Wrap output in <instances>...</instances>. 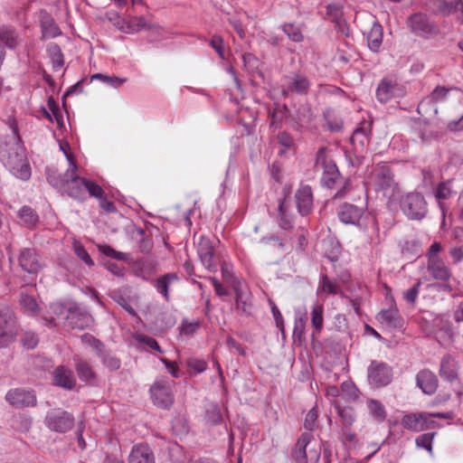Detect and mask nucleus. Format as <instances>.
Returning a JSON list of instances; mask_svg holds the SVG:
<instances>
[{
  "label": "nucleus",
  "mask_w": 463,
  "mask_h": 463,
  "mask_svg": "<svg viewBox=\"0 0 463 463\" xmlns=\"http://www.w3.org/2000/svg\"><path fill=\"white\" fill-rule=\"evenodd\" d=\"M12 134L0 143V161L9 172L23 181L30 179L32 172L18 128L11 126Z\"/></svg>",
  "instance_id": "1"
},
{
  "label": "nucleus",
  "mask_w": 463,
  "mask_h": 463,
  "mask_svg": "<svg viewBox=\"0 0 463 463\" xmlns=\"http://www.w3.org/2000/svg\"><path fill=\"white\" fill-rule=\"evenodd\" d=\"M366 184L377 194L392 198L399 193V184L395 181L394 173L391 166L381 162L373 166L367 176Z\"/></svg>",
  "instance_id": "2"
},
{
  "label": "nucleus",
  "mask_w": 463,
  "mask_h": 463,
  "mask_svg": "<svg viewBox=\"0 0 463 463\" xmlns=\"http://www.w3.org/2000/svg\"><path fill=\"white\" fill-rule=\"evenodd\" d=\"M101 192V186L96 182L79 176L77 171H71L61 194H65L72 199L83 201L86 199L87 194L90 196H99Z\"/></svg>",
  "instance_id": "3"
},
{
  "label": "nucleus",
  "mask_w": 463,
  "mask_h": 463,
  "mask_svg": "<svg viewBox=\"0 0 463 463\" xmlns=\"http://www.w3.org/2000/svg\"><path fill=\"white\" fill-rule=\"evenodd\" d=\"M315 165L323 169L320 179L321 185L328 189L337 188L338 183L344 176L339 172L336 164L328 157L326 147L322 146L317 150Z\"/></svg>",
  "instance_id": "4"
},
{
  "label": "nucleus",
  "mask_w": 463,
  "mask_h": 463,
  "mask_svg": "<svg viewBox=\"0 0 463 463\" xmlns=\"http://www.w3.org/2000/svg\"><path fill=\"white\" fill-rule=\"evenodd\" d=\"M311 87L312 81L305 72L292 71L282 77L281 95L285 98L307 96Z\"/></svg>",
  "instance_id": "5"
},
{
  "label": "nucleus",
  "mask_w": 463,
  "mask_h": 463,
  "mask_svg": "<svg viewBox=\"0 0 463 463\" xmlns=\"http://www.w3.org/2000/svg\"><path fill=\"white\" fill-rule=\"evenodd\" d=\"M19 331L14 310L4 306L0 307V348H6L15 342Z\"/></svg>",
  "instance_id": "6"
},
{
  "label": "nucleus",
  "mask_w": 463,
  "mask_h": 463,
  "mask_svg": "<svg viewBox=\"0 0 463 463\" xmlns=\"http://www.w3.org/2000/svg\"><path fill=\"white\" fill-rule=\"evenodd\" d=\"M400 207L410 220H422L428 213V203L422 194L408 193L402 196Z\"/></svg>",
  "instance_id": "7"
},
{
  "label": "nucleus",
  "mask_w": 463,
  "mask_h": 463,
  "mask_svg": "<svg viewBox=\"0 0 463 463\" xmlns=\"http://www.w3.org/2000/svg\"><path fill=\"white\" fill-rule=\"evenodd\" d=\"M452 414L450 412L442 413H411L403 416L402 419V425L403 428L419 432L426 429L436 427V422L433 418L451 419Z\"/></svg>",
  "instance_id": "8"
},
{
  "label": "nucleus",
  "mask_w": 463,
  "mask_h": 463,
  "mask_svg": "<svg viewBox=\"0 0 463 463\" xmlns=\"http://www.w3.org/2000/svg\"><path fill=\"white\" fill-rule=\"evenodd\" d=\"M407 26L412 33L425 39L434 37L439 32L436 23L428 14L421 12L409 15Z\"/></svg>",
  "instance_id": "9"
},
{
  "label": "nucleus",
  "mask_w": 463,
  "mask_h": 463,
  "mask_svg": "<svg viewBox=\"0 0 463 463\" xmlns=\"http://www.w3.org/2000/svg\"><path fill=\"white\" fill-rule=\"evenodd\" d=\"M393 378L392 367L387 363L372 360L367 368V381L371 387L378 389L389 385Z\"/></svg>",
  "instance_id": "10"
},
{
  "label": "nucleus",
  "mask_w": 463,
  "mask_h": 463,
  "mask_svg": "<svg viewBox=\"0 0 463 463\" xmlns=\"http://www.w3.org/2000/svg\"><path fill=\"white\" fill-rule=\"evenodd\" d=\"M74 424L73 415L61 408L49 411L44 418V425L50 430L58 433H65L71 430Z\"/></svg>",
  "instance_id": "11"
},
{
  "label": "nucleus",
  "mask_w": 463,
  "mask_h": 463,
  "mask_svg": "<svg viewBox=\"0 0 463 463\" xmlns=\"http://www.w3.org/2000/svg\"><path fill=\"white\" fill-rule=\"evenodd\" d=\"M406 88L393 77H384L376 89V99L381 103H387L392 99L403 97Z\"/></svg>",
  "instance_id": "12"
},
{
  "label": "nucleus",
  "mask_w": 463,
  "mask_h": 463,
  "mask_svg": "<svg viewBox=\"0 0 463 463\" xmlns=\"http://www.w3.org/2000/svg\"><path fill=\"white\" fill-rule=\"evenodd\" d=\"M172 383L167 378H160L151 385V399L156 405L166 409L173 404Z\"/></svg>",
  "instance_id": "13"
},
{
  "label": "nucleus",
  "mask_w": 463,
  "mask_h": 463,
  "mask_svg": "<svg viewBox=\"0 0 463 463\" xmlns=\"http://www.w3.org/2000/svg\"><path fill=\"white\" fill-rule=\"evenodd\" d=\"M234 291V310L241 317H250L253 315L254 305L252 294L246 287H242L240 282L233 284Z\"/></svg>",
  "instance_id": "14"
},
{
  "label": "nucleus",
  "mask_w": 463,
  "mask_h": 463,
  "mask_svg": "<svg viewBox=\"0 0 463 463\" xmlns=\"http://www.w3.org/2000/svg\"><path fill=\"white\" fill-rule=\"evenodd\" d=\"M66 158L69 161L70 166L64 174H61L53 167H46L45 175L47 182L55 189L61 193L65 183H67L71 171H78V165L71 154L66 153Z\"/></svg>",
  "instance_id": "15"
},
{
  "label": "nucleus",
  "mask_w": 463,
  "mask_h": 463,
  "mask_svg": "<svg viewBox=\"0 0 463 463\" xmlns=\"http://www.w3.org/2000/svg\"><path fill=\"white\" fill-rule=\"evenodd\" d=\"M5 400L14 407H34L37 399L34 391L24 388H15L7 392Z\"/></svg>",
  "instance_id": "16"
},
{
  "label": "nucleus",
  "mask_w": 463,
  "mask_h": 463,
  "mask_svg": "<svg viewBox=\"0 0 463 463\" xmlns=\"http://www.w3.org/2000/svg\"><path fill=\"white\" fill-rule=\"evenodd\" d=\"M74 369L80 382L86 385L96 387L99 383V378L92 365L85 359L74 357Z\"/></svg>",
  "instance_id": "17"
},
{
  "label": "nucleus",
  "mask_w": 463,
  "mask_h": 463,
  "mask_svg": "<svg viewBox=\"0 0 463 463\" xmlns=\"http://www.w3.org/2000/svg\"><path fill=\"white\" fill-rule=\"evenodd\" d=\"M22 269L29 274H37L43 268L40 256L33 248H24L18 257Z\"/></svg>",
  "instance_id": "18"
},
{
  "label": "nucleus",
  "mask_w": 463,
  "mask_h": 463,
  "mask_svg": "<svg viewBox=\"0 0 463 463\" xmlns=\"http://www.w3.org/2000/svg\"><path fill=\"white\" fill-rule=\"evenodd\" d=\"M296 205L301 216L308 215L313 210V192L308 184H301L295 194Z\"/></svg>",
  "instance_id": "19"
},
{
  "label": "nucleus",
  "mask_w": 463,
  "mask_h": 463,
  "mask_svg": "<svg viewBox=\"0 0 463 463\" xmlns=\"http://www.w3.org/2000/svg\"><path fill=\"white\" fill-rule=\"evenodd\" d=\"M39 24L41 27L42 40L52 39L61 35V31L53 17L45 10L39 12Z\"/></svg>",
  "instance_id": "20"
},
{
  "label": "nucleus",
  "mask_w": 463,
  "mask_h": 463,
  "mask_svg": "<svg viewBox=\"0 0 463 463\" xmlns=\"http://www.w3.org/2000/svg\"><path fill=\"white\" fill-rule=\"evenodd\" d=\"M198 255L203 265L211 272L217 270L214 250L210 239L202 237L198 244Z\"/></svg>",
  "instance_id": "21"
},
{
  "label": "nucleus",
  "mask_w": 463,
  "mask_h": 463,
  "mask_svg": "<svg viewBox=\"0 0 463 463\" xmlns=\"http://www.w3.org/2000/svg\"><path fill=\"white\" fill-rule=\"evenodd\" d=\"M416 385L419 387L423 393L432 395L436 392L439 381L434 373L429 369L420 370L416 374Z\"/></svg>",
  "instance_id": "22"
},
{
  "label": "nucleus",
  "mask_w": 463,
  "mask_h": 463,
  "mask_svg": "<svg viewBox=\"0 0 463 463\" xmlns=\"http://www.w3.org/2000/svg\"><path fill=\"white\" fill-rule=\"evenodd\" d=\"M364 214V209L356 205L345 203L338 206L339 220L345 224L358 225Z\"/></svg>",
  "instance_id": "23"
},
{
  "label": "nucleus",
  "mask_w": 463,
  "mask_h": 463,
  "mask_svg": "<svg viewBox=\"0 0 463 463\" xmlns=\"http://www.w3.org/2000/svg\"><path fill=\"white\" fill-rule=\"evenodd\" d=\"M52 381L54 385L68 391L74 389L77 384L73 372L63 365L55 368Z\"/></svg>",
  "instance_id": "24"
},
{
  "label": "nucleus",
  "mask_w": 463,
  "mask_h": 463,
  "mask_svg": "<svg viewBox=\"0 0 463 463\" xmlns=\"http://www.w3.org/2000/svg\"><path fill=\"white\" fill-rule=\"evenodd\" d=\"M128 461V463H156V458L146 443H138L132 447Z\"/></svg>",
  "instance_id": "25"
},
{
  "label": "nucleus",
  "mask_w": 463,
  "mask_h": 463,
  "mask_svg": "<svg viewBox=\"0 0 463 463\" xmlns=\"http://www.w3.org/2000/svg\"><path fill=\"white\" fill-rule=\"evenodd\" d=\"M284 197L279 199L278 214L276 222L279 227L284 231H290L293 228V216L288 213V206L286 203V198L289 194V189L283 188Z\"/></svg>",
  "instance_id": "26"
},
{
  "label": "nucleus",
  "mask_w": 463,
  "mask_h": 463,
  "mask_svg": "<svg viewBox=\"0 0 463 463\" xmlns=\"http://www.w3.org/2000/svg\"><path fill=\"white\" fill-rule=\"evenodd\" d=\"M65 318L68 326L73 329L83 330L92 323V317L80 309L69 310Z\"/></svg>",
  "instance_id": "27"
},
{
  "label": "nucleus",
  "mask_w": 463,
  "mask_h": 463,
  "mask_svg": "<svg viewBox=\"0 0 463 463\" xmlns=\"http://www.w3.org/2000/svg\"><path fill=\"white\" fill-rule=\"evenodd\" d=\"M180 280L178 275L175 272H168L158 277L154 282V287L165 301L170 300V288Z\"/></svg>",
  "instance_id": "28"
},
{
  "label": "nucleus",
  "mask_w": 463,
  "mask_h": 463,
  "mask_svg": "<svg viewBox=\"0 0 463 463\" xmlns=\"http://www.w3.org/2000/svg\"><path fill=\"white\" fill-rule=\"evenodd\" d=\"M377 319L382 324L393 329H400L403 326L404 320L400 315L399 310L394 307L389 309L381 310L377 315Z\"/></svg>",
  "instance_id": "29"
},
{
  "label": "nucleus",
  "mask_w": 463,
  "mask_h": 463,
  "mask_svg": "<svg viewBox=\"0 0 463 463\" xmlns=\"http://www.w3.org/2000/svg\"><path fill=\"white\" fill-rule=\"evenodd\" d=\"M428 272L437 280L448 281L451 278L450 269L441 259H430L427 263Z\"/></svg>",
  "instance_id": "30"
},
{
  "label": "nucleus",
  "mask_w": 463,
  "mask_h": 463,
  "mask_svg": "<svg viewBox=\"0 0 463 463\" xmlns=\"http://www.w3.org/2000/svg\"><path fill=\"white\" fill-rule=\"evenodd\" d=\"M458 363L450 354L442 357L439 366V375L447 382H453L458 378Z\"/></svg>",
  "instance_id": "31"
},
{
  "label": "nucleus",
  "mask_w": 463,
  "mask_h": 463,
  "mask_svg": "<svg viewBox=\"0 0 463 463\" xmlns=\"http://www.w3.org/2000/svg\"><path fill=\"white\" fill-rule=\"evenodd\" d=\"M311 439L312 434L310 432H304L298 439L291 451V456L296 463H307L306 449Z\"/></svg>",
  "instance_id": "32"
},
{
  "label": "nucleus",
  "mask_w": 463,
  "mask_h": 463,
  "mask_svg": "<svg viewBox=\"0 0 463 463\" xmlns=\"http://www.w3.org/2000/svg\"><path fill=\"white\" fill-rule=\"evenodd\" d=\"M383 27L374 20L372 24L371 29L366 33V40L368 47L371 51L379 52L383 43Z\"/></svg>",
  "instance_id": "33"
},
{
  "label": "nucleus",
  "mask_w": 463,
  "mask_h": 463,
  "mask_svg": "<svg viewBox=\"0 0 463 463\" xmlns=\"http://www.w3.org/2000/svg\"><path fill=\"white\" fill-rule=\"evenodd\" d=\"M100 360V363L109 372H116L121 367V360L109 349L104 345L96 354Z\"/></svg>",
  "instance_id": "34"
},
{
  "label": "nucleus",
  "mask_w": 463,
  "mask_h": 463,
  "mask_svg": "<svg viewBox=\"0 0 463 463\" xmlns=\"http://www.w3.org/2000/svg\"><path fill=\"white\" fill-rule=\"evenodd\" d=\"M0 41L11 50H14L20 44L16 31L10 26H0Z\"/></svg>",
  "instance_id": "35"
},
{
  "label": "nucleus",
  "mask_w": 463,
  "mask_h": 463,
  "mask_svg": "<svg viewBox=\"0 0 463 463\" xmlns=\"http://www.w3.org/2000/svg\"><path fill=\"white\" fill-rule=\"evenodd\" d=\"M146 27V22L144 16H131L123 21L120 30L126 33H135Z\"/></svg>",
  "instance_id": "36"
},
{
  "label": "nucleus",
  "mask_w": 463,
  "mask_h": 463,
  "mask_svg": "<svg viewBox=\"0 0 463 463\" xmlns=\"http://www.w3.org/2000/svg\"><path fill=\"white\" fill-rule=\"evenodd\" d=\"M336 414L340 418L341 427H351L356 420L354 409L351 406H341L338 403L334 405Z\"/></svg>",
  "instance_id": "37"
},
{
  "label": "nucleus",
  "mask_w": 463,
  "mask_h": 463,
  "mask_svg": "<svg viewBox=\"0 0 463 463\" xmlns=\"http://www.w3.org/2000/svg\"><path fill=\"white\" fill-rule=\"evenodd\" d=\"M318 289L326 295L344 296L340 284L336 280L331 279L327 275H321Z\"/></svg>",
  "instance_id": "38"
},
{
  "label": "nucleus",
  "mask_w": 463,
  "mask_h": 463,
  "mask_svg": "<svg viewBox=\"0 0 463 463\" xmlns=\"http://www.w3.org/2000/svg\"><path fill=\"white\" fill-rule=\"evenodd\" d=\"M47 52L51 57L53 70L59 71L64 64V56L60 46L52 43L48 45Z\"/></svg>",
  "instance_id": "39"
},
{
  "label": "nucleus",
  "mask_w": 463,
  "mask_h": 463,
  "mask_svg": "<svg viewBox=\"0 0 463 463\" xmlns=\"http://www.w3.org/2000/svg\"><path fill=\"white\" fill-rule=\"evenodd\" d=\"M451 194L452 191L449 181L441 182L438 184L434 192V196L438 201L439 206L442 210V212L445 211L443 201L449 199L451 196Z\"/></svg>",
  "instance_id": "40"
},
{
  "label": "nucleus",
  "mask_w": 463,
  "mask_h": 463,
  "mask_svg": "<svg viewBox=\"0 0 463 463\" xmlns=\"http://www.w3.org/2000/svg\"><path fill=\"white\" fill-rule=\"evenodd\" d=\"M20 305L24 311L31 316L36 315L39 310L36 299L24 291L21 292Z\"/></svg>",
  "instance_id": "41"
},
{
  "label": "nucleus",
  "mask_w": 463,
  "mask_h": 463,
  "mask_svg": "<svg viewBox=\"0 0 463 463\" xmlns=\"http://www.w3.org/2000/svg\"><path fill=\"white\" fill-rule=\"evenodd\" d=\"M367 408L369 410L370 414L378 421H383L386 418V411L383 404L374 399H370L367 401Z\"/></svg>",
  "instance_id": "42"
},
{
  "label": "nucleus",
  "mask_w": 463,
  "mask_h": 463,
  "mask_svg": "<svg viewBox=\"0 0 463 463\" xmlns=\"http://www.w3.org/2000/svg\"><path fill=\"white\" fill-rule=\"evenodd\" d=\"M18 216L24 222V225L32 227L35 225L39 217L35 211L30 206H23L18 212Z\"/></svg>",
  "instance_id": "43"
},
{
  "label": "nucleus",
  "mask_w": 463,
  "mask_h": 463,
  "mask_svg": "<svg viewBox=\"0 0 463 463\" xmlns=\"http://www.w3.org/2000/svg\"><path fill=\"white\" fill-rule=\"evenodd\" d=\"M420 246L417 239L407 240L402 244L401 250L403 255L414 258L420 255Z\"/></svg>",
  "instance_id": "44"
},
{
  "label": "nucleus",
  "mask_w": 463,
  "mask_h": 463,
  "mask_svg": "<svg viewBox=\"0 0 463 463\" xmlns=\"http://www.w3.org/2000/svg\"><path fill=\"white\" fill-rule=\"evenodd\" d=\"M369 136H370L369 130L363 128H359L354 131V133L351 137V143L354 146H358L364 148L365 146H367L369 144V140H370Z\"/></svg>",
  "instance_id": "45"
},
{
  "label": "nucleus",
  "mask_w": 463,
  "mask_h": 463,
  "mask_svg": "<svg viewBox=\"0 0 463 463\" xmlns=\"http://www.w3.org/2000/svg\"><path fill=\"white\" fill-rule=\"evenodd\" d=\"M323 312H324V307L322 305H315L312 308L311 323H312V326L315 327L317 334H319L323 328V324H324Z\"/></svg>",
  "instance_id": "46"
},
{
  "label": "nucleus",
  "mask_w": 463,
  "mask_h": 463,
  "mask_svg": "<svg viewBox=\"0 0 463 463\" xmlns=\"http://www.w3.org/2000/svg\"><path fill=\"white\" fill-rule=\"evenodd\" d=\"M136 232L140 251L143 253L149 252L153 248V241L151 237L147 235L146 232L141 228L137 229Z\"/></svg>",
  "instance_id": "47"
},
{
  "label": "nucleus",
  "mask_w": 463,
  "mask_h": 463,
  "mask_svg": "<svg viewBox=\"0 0 463 463\" xmlns=\"http://www.w3.org/2000/svg\"><path fill=\"white\" fill-rule=\"evenodd\" d=\"M306 324V315L297 312L294 319L293 338H298V340L302 338L305 332Z\"/></svg>",
  "instance_id": "48"
},
{
  "label": "nucleus",
  "mask_w": 463,
  "mask_h": 463,
  "mask_svg": "<svg viewBox=\"0 0 463 463\" xmlns=\"http://www.w3.org/2000/svg\"><path fill=\"white\" fill-rule=\"evenodd\" d=\"M260 242L262 244H270L277 247L280 251L286 250V238L279 237L277 234L263 236Z\"/></svg>",
  "instance_id": "49"
},
{
  "label": "nucleus",
  "mask_w": 463,
  "mask_h": 463,
  "mask_svg": "<svg viewBox=\"0 0 463 463\" xmlns=\"http://www.w3.org/2000/svg\"><path fill=\"white\" fill-rule=\"evenodd\" d=\"M282 30L291 41L295 43H300L303 41V34L300 29L294 24H284Z\"/></svg>",
  "instance_id": "50"
},
{
  "label": "nucleus",
  "mask_w": 463,
  "mask_h": 463,
  "mask_svg": "<svg viewBox=\"0 0 463 463\" xmlns=\"http://www.w3.org/2000/svg\"><path fill=\"white\" fill-rule=\"evenodd\" d=\"M206 420L212 424L217 425L222 421L221 409L217 404H212L206 410Z\"/></svg>",
  "instance_id": "51"
},
{
  "label": "nucleus",
  "mask_w": 463,
  "mask_h": 463,
  "mask_svg": "<svg viewBox=\"0 0 463 463\" xmlns=\"http://www.w3.org/2000/svg\"><path fill=\"white\" fill-rule=\"evenodd\" d=\"M420 288H421V281L418 280L411 288L405 290L402 293V297H403L404 300L411 305H414L418 298Z\"/></svg>",
  "instance_id": "52"
},
{
  "label": "nucleus",
  "mask_w": 463,
  "mask_h": 463,
  "mask_svg": "<svg viewBox=\"0 0 463 463\" xmlns=\"http://www.w3.org/2000/svg\"><path fill=\"white\" fill-rule=\"evenodd\" d=\"M434 432L423 433L416 438L415 443L417 447L424 449L429 452L432 451V440Z\"/></svg>",
  "instance_id": "53"
},
{
  "label": "nucleus",
  "mask_w": 463,
  "mask_h": 463,
  "mask_svg": "<svg viewBox=\"0 0 463 463\" xmlns=\"http://www.w3.org/2000/svg\"><path fill=\"white\" fill-rule=\"evenodd\" d=\"M337 192L334 195V199H342L352 190V181L350 177H343L337 184Z\"/></svg>",
  "instance_id": "54"
},
{
  "label": "nucleus",
  "mask_w": 463,
  "mask_h": 463,
  "mask_svg": "<svg viewBox=\"0 0 463 463\" xmlns=\"http://www.w3.org/2000/svg\"><path fill=\"white\" fill-rule=\"evenodd\" d=\"M449 15L455 14L457 20L463 24V0L448 1Z\"/></svg>",
  "instance_id": "55"
},
{
  "label": "nucleus",
  "mask_w": 463,
  "mask_h": 463,
  "mask_svg": "<svg viewBox=\"0 0 463 463\" xmlns=\"http://www.w3.org/2000/svg\"><path fill=\"white\" fill-rule=\"evenodd\" d=\"M284 110L279 109V107L276 106L273 109L269 110V117L270 118V128H279L280 124L284 118Z\"/></svg>",
  "instance_id": "56"
},
{
  "label": "nucleus",
  "mask_w": 463,
  "mask_h": 463,
  "mask_svg": "<svg viewBox=\"0 0 463 463\" xmlns=\"http://www.w3.org/2000/svg\"><path fill=\"white\" fill-rule=\"evenodd\" d=\"M430 4L434 14H440L445 17L449 16L448 0H431Z\"/></svg>",
  "instance_id": "57"
},
{
  "label": "nucleus",
  "mask_w": 463,
  "mask_h": 463,
  "mask_svg": "<svg viewBox=\"0 0 463 463\" xmlns=\"http://www.w3.org/2000/svg\"><path fill=\"white\" fill-rule=\"evenodd\" d=\"M318 411L316 407L310 409L304 420V428L312 431L317 425Z\"/></svg>",
  "instance_id": "58"
},
{
  "label": "nucleus",
  "mask_w": 463,
  "mask_h": 463,
  "mask_svg": "<svg viewBox=\"0 0 463 463\" xmlns=\"http://www.w3.org/2000/svg\"><path fill=\"white\" fill-rule=\"evenodd\" d=\"M80 340L83 344L91 346L95 351V354H97L99 351L105 345L100 340L88 333L83 334L80 336Z\"/></svg>",
  "instance_id": "59"
},
{
  "label": "nucleus",
  "mask_w": 463,
  "mask_h": 463,
  "mask_svg": "<svg viewBox=\"0 0 463 463\" xmlns=\"http://www.w3.org/2000/svg\"><path fill=\"white\" fill-rule=\"evenodd\" d=\"M326 14L333 22H337L342 14V6L339 4L332 3L326 6Z\"/></svg>",
  "instance_id": "60"
},
{
  "label": "nucleus",
  "mask_w": 463,
  "mask_h": 463,
  "mask_svg": "<svg viewBox=\"0 0 463 463\" xmlns=\"http://www.w3.org/2000/svg\"><path fill=\"white\" fill-rule=\"evenodd\" d=\"M449 92V89L444 87V86H437L430 95L429 96V99L431 102L437 103L445 100V99L448 96V93Z\"/></svg>",
  "instance_id": "61"
},
{
  "label": "nucleus",
  "mask_w": 463,
  "mask_h": 463,
  "mask_svg": "<svg viewBox=\"0 0 463 463\" xmlns=\"http://www.w3.org/2000/svg\"><path fill=\"white\" fill-rule=\"evenodd\" d=\"M74 252L79 259H80L86 265L91 267L94 265V261L85 250V248L79 243L74 244Z\"/></svg>",
  "instance_id": "62"
},
{
  "label": "nucleus",
  "mask_w": 463,
  "mask_h": 463,
  "mask_svg": "<svg viewBox=\"0 0 463 463\" xmlns=\"http://www.w3.org/2000/svg\"><path fill=\"white\" fill-rule=\"evenodd\" d=\"M199 327V322H188L187 320H183L180 326V334L190 336L193 335Z\"/></svg>",
  "instance_id": "63"
},
{
  "label": "nucleus",
  "mask_w": 463,
  "mask_h": 463,
  "mask_svg": "<svg viewBox=\"0 0 463 463\" xmlns=\"http://www.w3.org/2000/svg\"><path fill=\"white\" fill-rule=\"evenodd\" d=\"M47 105H48L49 109L52 112V116L53 119L59 125L62 124L63 117H62L61 111H60L58 104L56 103V101L54 100V99L52 97H50L48 99Z\"/></svg>",
  "instance_id": "64"
}]
</instances>
